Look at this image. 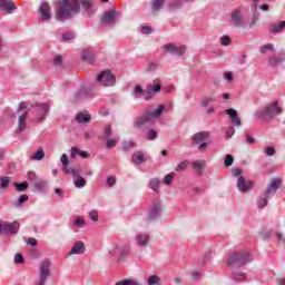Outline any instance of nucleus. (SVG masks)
Instances as JSON below:
<instances>
[{
    "mask_svg": "<svg viewBox=\"0 0 285 285\" xmlns=\"http://www.w3.org/2000/svg\"><path fill=\"white\" fill-rule=\"evenodd\" d=\"M79 10H81L79 0H59L55 18L58 21H66L72 19L75 14H79Z\"/></svg>",
    "mask_w": 285,
    "mask_h": 285,
    "instance_id": "1",
    "label": "nucleus"
},
{
    "mask_svg": "<svg viewBox=\"0 0 285 285\" xmlns=\"http://www.w3.org/2000/svg\"><path fill=\"white\" fill-rule=\"evenodd\" d=\"M253 262V254L246 249L232 253L226 259V266L232 269L244 268Z\"/></svg>",
    "mask_w": 285,
    "mask_h": 285,
    "instance_id": "2",
    "label": "nucleus"
},
{
    "mask_svg": "<svg viewBox=\"0 0 285 285\" xmlns=\"http://www.w3.org/2000/svg\"><path fill=\"white\" fill-rule=\"evenodd\" d=\"M279 186H282V180L273 179L271 184L267 186L264 194H262L257 199L258 208H266L268 206V199L274 197V195L279 190Z\"/></svg>",
    "mask_w": 285,
    "mask_h": 285,
    "instance_id": "3",
    "label": "nucleus"
},
{
    "mask_svg": "<svg viewBox=\"0 0 285 285\" xmlns=\"http://www.w3.org/2000/svg\"><path fill=\"white\" fill-rule=\"evenodd\" d=\"M277 115H282V109L277 101H274L265 108L256 111V117H258V119H273V117H277Z\"/></svg>",
    "mask_w": 285,
    "mask_h": 285,
    "instance_id": "4",
    "label": "nucleus"
},
{
    "mask_svg": "<svg viewBox=\"0 0 285 285\" xmlns=\"http://www.w3.org/2000/svg\"><path fill=\"white\" fill-rule=\"evenodd\" d=\"M208 139H210V134L208 131H199L194 134L191 137V146H198L199 153H206L208 148Z\"/></svg>",
    "mask_w": 285,
    "mask_h": 285,
    "instance_id": "5",
    "label": "nucleus"
},
{
    "mask_svg": "<svg viewBox=\"0 0 285 285\" xmlns=\"http://www.w3.org/2000/svg\"><path fill=\"white\" fill-rule=\"evenodd\" d=\"M48 277H50V262L45 259L40 264L39 278L33 283V285H46Z\"/></svg>",
    "mask_w": 285,
    "mask_h": 285,
    "instance_id": "6",
    "label": "nucleus"
},
{
    "mask_svg": "<svg viewBox=\"0 0 285 285\" xmlns=\"http://www.w3.org/2000/svg\"><path fill=\"white\" fill-rule=\"evenodd\" d=\"M60 161L62 164V170L65 173V175H72V177H77V175H81V173H83V169L78 167L75 168L72 166H70V160L68 159V155L63 154L60 158Z\"/></svg>",
    "mask_w": 285,
    "mask_h": 285,
    "instance_id": "7",
    "label": "nucleus"
},
{
    "mask_svg": "<svg viewBox=\"0 0 285 285\" xmlns=\"http://www.w3.org/2000/svg\"><path fill=\"white\" fill-rule=\"evenodd\" d=\"M161 217V202H154L147 213L146 222H155Z\"/></svg>",
    "mask_w": 285,
    "mask_h": 285,
    "instance_id": "8",
    "label": "nucleus"
},
{
    "mask_svg": "<svg viewBox=\"0 0 285 285\" xmlns=\"http://www.w3.org/2000/svg\"><path fill=\"white\" fill-rule=\"evenodd\" d=\"M151 122H153V119L147 114V111H145L142 115L136 117L134 121V128H136V130H144L146 126H148V124H151Z\"/></svg>",
    "mask_w": 285,
    "mask_h": 285,
    "instance_id": "9",
    "label": "nucleus"
},
{
    "mask_svg": "<svg viewBox=\"0 0 285 285\" xmlns=\"http://www.w3.org/2000/svg\"><path fill=\"white\" fill-rule=\"evenodd\" d=\"M97 81L104 86H115V75L110 72V69H107L97 76Z\"/></svg>",
    "mask_w": 285,
    "mask_h": 285,
    "instance_id": "10",
    "label": "nucleus"
},
{
    "mask_svg": "<svg viewBox=\"0 0 285 285\" xmlns=\"http://www.w3.org/2000/svg\"><path fill=\"white\" fill-rule=\"evenodd\" d=\"M163 48L166 50V52H169V55H177V57H184V55H186V46L177 47L175 43L169 42Z\"/></svg>",
    "mask_w": 285,
    "mask_h": 285,
    "instance_id": "11",
    "label": "nucleus"
},
{
    "mask_svg": "<svg viewBox=\"0 0 285 285\" xmlns=\"http://www.w3.org/2000/svg\"><path fill=\"white\" fill-rule=\"evenodd\" d=\"M119 255V259H126L128 253H130V245H124L121 248H119V244H115L114 248L109 250V255L111 257H115V255Z\"/></svg>",
    "mask_w": 285,
    "mask_h": 285,
    "instance_id": "12",
    "label": "nucleus"
},
{
    "mask_svg": "<svg viewBox=\"0 0 285 285\" xmlns=\"http://www.w3.org/2000/svg\"><path fill=\"white\" fill-rule=\"evenodd\" d=\"M19 228H21V224L18 220L12 223L3 222L4 235H17V233H19Z\"/></svg>",
    "mask_w": 285,
    "mask_h": 285,
    "instance_id": "13",
    "label": "nucleus"
},
{
    "mask_svg": "<svg viewBox=\"0 0 285 285\" xmlns=\"http://www.w3.org/2000/svg\"><path fill=\"white\" fill-rule=\"evenodd\" d=\"M101 23L104 26H115L117 23V11L115 9L105 12Z\"/></svg>",
    "mask_w": 285,
    "mask_h": 285,
    "instance_id": "14",
    "label": "nucleus"
},
{
    "mask_svg": "<svg viewBox=\"0 0 285 285\" xmlns=\"http://www.w3.org/2000/svg\"><path fill=\"white\" fill-rule=\"evenodd\" d=\"M52 11V7H50V3L48 2H41L40 7H39V14L42 19V21H50L51 19V12Z\"/></svg>",
    "mask_w": 285,
    "mask_h": 285,
    "instance_id": "15",
    "label": "nucleus"
},
{
    "mask_svg": "<svg viewBox=\"0 0 285 285\" xmlns=\"http://www.w3.org/2000/svg\"><path fill=\"white\" fill-rule=\"evenodd\" d=\"M49 110H50V107L47 104L36 106L35 111L37 115V121H43Z\"/></svg>",
    "mask_w": 285,
    "mask_h": 285,
    "instance_id": "16",
    "label": "nucleus"
},
{
    "mask_svg": "<svg viewBox=\"0 0 285 285\" xmlns=\"http://www.w3.org/2000/svg\"><path fill=\"white\" fill-rule=\"evenodd\" d=\"M237 188L240 193H246V190H250L253 188V181L246 180L244 176H240L237 179Z\"/></svg>",
    "mask_w": 285,
    "mask_h": 285,
    "instance_id": "17",
    "label": "nucleus"
},
{
    "mask_svg": "<svg viewBox=\"0 0 285 285\" xmlns=\"http://www.w3.org/2000/svg\"><path fill=\"white\" fill-rule=\"evenodd\" d=\"M0 8L4 10L7 14H12L17 10V4L12 0H0Z\"/></svg>",
    "mask_w": 285,
    "mask_h": 285,
    "instance_id": "18",
    "label": "nucleus"
},
{
    "mask_svg": "<svg viewBox=\"0 0 285 285\" xmlns=\"http://www.w3.org/2000/svg\"><path fill=\"white\" fill-rule=\"evenodd\" d=\"M83 253H86V245L79 240L73 244L68 255H83Z\"/></svg>",
    "mask_w": 285,
    "mask_h": 285,
    "instance_id": "19",
    "label": "nucleus"
},
{
    "mask_svg": "<svg viewBox=\"0 0 285 285\" xmlns=\"http://www.w3.org/2000/svg\"><path fill=\"white\" fill-rule=\"evenodd\" d=\"M131 161L134 166H141V164H146L147 158L144 155V151H135L131 157Z\"/></svg>",
    "mask_w": 285,
    "mask_h": 285,
    "instance_id": "20",
    "label": "nucleus"
},
{
    "mask_svg": "<svg viewBox=\"0 0 285 285\" xmlns=\"http://www.w3.org/2000/svg\"><path fill=\"white\" fill-rule=\"evenodd\" d=\"M230 279H233V282H246V273L242 272L239 268L232 269Z\"/></svg>",
    "mask_w": 285,
    "mask_h": 285,
    "instance_id": "21",
    "label": "nucleus"
},
{
    "mask_svg": "<svg viewBox=\"0 0 285 285\" xmlns=\"http://www.w3.org/2000/svg\"><path fill=\"white\" fill-rule=\"evenodd\" d=\"M234 126H242V119L237 117V110L229 108L225 110Z\"/></svg>",
    "mask_w": 285,
    "mask_h": 285,
    "instance_id": "22",
    "label": "nucleus"
},
{
    "mask_svg": "<svg viewBox=\"0 0 285 285\" xmlns=\"http://www.w3.org/2000/svg\"><path fill=\"white\" fill-rule=\"evenodd\" d=\"M230 19H232L233 26H235L236 28L244 26V20L242 19V12L239 10L233 11Z\"/></svg>",
    "mask_w": 285,
    "mask_h": 285,
    "instance_id": "23",
    "label": "nucleus"
},
{
    "mask_svg": "<svg viewBox=\"0 0 285 285\" xmlns=\"http://www.w3.org/2000/svg\"><path fill=\"white\" fill-rule=\"evenodd\" d=\"M81 59L82 61H86V63H95V55H92V48L83 49Z\"/></svg>",
    "mask_w": 285,
    "mask_h": 285,
    "instance_id": "24",
    "label": "nucleus"
},
{
    "mask_svg": "<svg viewBox=\"0 0 285 285\" xmlns=\"http://www.w3.org/2000/svg\"><path fill=\"white\" fill-rule=\"evenodd\" d=\"M32 186L38 193H48V181L43 179H38Z\"/></svg>",
    "mask_w": 285,
    "mask_h": 285,
    "instance_id": "25",
    "label": "nucleus"
},
{
    "mask_svg": "<svg viewBox=\"0 0 285 285\" xmlns=\"http://www.w3.org/2000/svg\"><path fill=\"white\" fill-rule=\"evenodd\" d=\"M164 110H166V106L159 105L154 111H147V115H149V118L153 121L154 119H159V117L164 115Z\"/></svg>",
    "mask_w": 285,
    "mask_h": 285,
    "instance_id": "26",
    "label": "nucleus"
},
{
    "mask_svg": "<svg viewBox=\"0 0 285 285\" xmlns=\"http://www.w3.org/2000/svg\"><path fill=\"white\" fill-rule=\"evenodd\" d=\"M90 92L92 89L81 86L80 89L76 92V99H86V97H90Z\"/></svg>",
    "mask_w": 285,
    "mask_h": 285,
    "instance_id": "27",
    "label": "nucleus"
},
{
    "mask_svg": "<svg viewBox=\"0 0 285 285\" xmlns=\"http://www.w3.org/2000/svg\"><path fill=\"white\" fill-rule=\"evenodd\" d=\"M150 239V235L148 234H137L136 235V242L138 246H141L145 248V246H148V240Z\"/></svg>",
    "mask_w": 285,
    "mask_h": 285,
    "instance_id": "28",
    "label": "nucleus"
},
{
    "mask_svg": "<svg viewBox=\"0 0 285 285\" xmlns=\"http://www.w3.org/2000/svg\"><path fill=\"white\" fill-rule=\"evenodd\" d=\"M164 3H166V0H151V12L153 14H157L161 8H164Z\"/></svg>",
    "mask_w": 285,
    "mask_h": 285,
    "instance_id": "29",
    "label": "nucleus"
},
{
    "mask_svg": "<svg viewBox=\"0 0 285 285\" xmlns=\"http://www.w3.org/2000/svg\"><path fill=\"white\" fill-rule=\"evenodd\" d=\"M204 166H206V160H197L191 163V168L196 170V175H203Z\"/></svg>",
    "mask_w": 285,
    "mask_h": 285,
    "instance_id": "30",
    "label": "nucleus"
},
{
    "mask_svg": "<svg viewBox=\"0 0 285 285\" xmlns=\"http://www.w3.org/2000/svg\"><path fill=\"white\" fill-rule=\"evenodd\" d=\"M284 28H285V21L273 23V24H269V32H272V35H277L278 32H282Z\"/></svg>",
    "mask_w": 285,
    "mask_h": 285,
    "instance_id": "31",
    "label": "nucleus"
},
{
    "mask_svg": "<svg viewBox=\"0 0 285 285\" xmlns=\"http://www.w3.org/2000/svg\"><path fill=\"white\" fill-rule=\"evenodd\" d=\"M285 61V51L281 53V57L274 56L268 59L269 66H277L278 63H284Z\"/></svg>",
    "mask_w": 285,
    "mask_h": 285,
    "instance_id": "32",
    "label": "nucleus"
},
{
    "mask_svg": "<svg viewBox=\"0 0 285 285\" xmlns=\"http://www.w3.org/2000/svg\"><path fill=\"white\" fill-rule=\"evenodd\" d=\"M90 119L92 118L90 117V114H87V111L80 112L76 116V121L78 124H89Z\"/></svg>",
    "mask_w": 285,
    "mask_h": 285,
    "instance_id": "33",
    "label": "nucleus"
},
{
    "mask_svg": "<svg viewBox=\"0 0 285 285\" xmlns=\"http://www.w3.org/2000/svg\"><path fill=\"white\" fill-rule=\"evenodd\" d=\"M26 119H28V111H26L23 115H21L19 117V121H18V128L21 131L26 130Z\"/></svg>",
    "mask_w": 285,
    "mask_h": 285,
    "instance_id": "34",
    "label": "nucleus"
},
{
    "mask_svg": "<svg viewBox=\"0 0 285 285\" xmlns=\"http://www.w3.org/2000/svg\"><path fill=\"white\" fill-rule=\"evenodd\" d=\"M43 157H46V153L43 151V149H39V150H37V151L31 156V160H32V161H41V159H43Z\"/></svg>",
    "mask_w": 285,
    "mask_h": 285,
    "instance_id": "35",
    "label": "nucleus"
},
{
    "mask_svg": "<svg viewBox=\"0 0 285 285\" xmlns=\"http://www.w3.org/2000/svg\"><path fill=\"white\" fill-rule=\"evenodd\" d=\"M77 179L73 181L76 188H83L86 186V178L77 175Z\"/></svg>",
    "mask_w": 285,
    "mask_h": 285,
    "instance_id": "36",
    "label": "nucleus"
},
{
    "mask_svg": "<svg viewBox=\"0 0 285 285\" xmlns=\"http://www.w3.org/2000/svg\"><path fill=\"white\" fill-rule=\"evenodd\" d=\"M14 187L18 193H23V190H28V181L14 183Z\"/></svg>",
    "mask_w": 285,
    "mask_h": 285,
    "instance_id": "37",
    "label": "nucleus"
},
{
    "mask_svg": "<svg viewBox=\"0 0 285 285\" xmlns=\"http://www.w3.org/2000/svg\"><path fill=\"white\" fill-rule=\"evenodd\" d=\"M109 137H112V126L106 125L101 139H108Z\"/></svg>",
    "mask_w": 285,
    "mask_h": 285,
    "instance_id": "38",
    "label": "nucleus"
},
{
    "mask_svg": "<svg viewBox=\"0 0 285 285\" xmlns=\"http://www.w3.org/2000/svg\"><path fill=\"white\" fill-rule=\"evenodd\" d=\"M190 163L188 160H184L180 164H178L175 168L176 173H184V170H186V168H188V165Z\"/></svg>",
    "mask_w": 285,
    "mask_h": 285,
    "instance_id": "39",
    "label": "nucleus"
},
{
    "mask_svg": "<svg viewBox=\"0 0 285 285\" xmlns=\"http://www.w3.org/2000/svg\"><path fill=\"white\" fill-rule=\"evenodd\" d=\"M81 8L82 10H86V12H90V10L92 9V0H82Z\"/></svg>",
    "mask_w": 285,
    "mask_h": 285,
    "instance_id": "40",
    "label": "nucleus"
},
{
    "mask_svg": "<svg viewBox=\"0 0 285 285\" xmlns=\"http://www.w3.org/2000/svg\"><path fill=\"white\" fill-rule=\"evenodd\" d=\"M116 285H141L138 281L122 279L116 283Z\"/></svg>",
    "mask_w": 285,
    "mask_h": 285,
    "instance_id": "41",
    "label": "nucleus"
},
{
    "mask_svg": "<svg viewBox=\"0 0 285 285\" xmlns=\"http://www.w3.org/2000/svg\"><path fill=\"white\" fill-rule=\"evenodd\" d=\"M75 33L67 31L61 35V41H73Z\"/></svg>",
    "mask_w": 285,
    "mask_h": 285,
    "instance_id": "42",
    "label": "nucleus"
},
{
    "mask_svg": "<svg viewBox=\"0 0 285 285\" xmlns=\"http://www.w3.org/2000/svg\"><path fill=\"white\" fill-rule=\"evenodd\" d=\"M8 186H10V177L8 176L0 177V187L2 189H6L8 188Z\"/></svg>",
    "mask_w": 285,
    "mask_h": 285,
    "instance_id": "43",
    "label": "nucleus"
},
{
    "mask_svg": "<svg viewBox=\"0 0 285 285\" xmlns=\"http://www.w3.org/2000/svg\"><path fill=\"white\" fill-rule=\"evenodd\" d=\"M149 188H151V190H159V180L157 178H153L149 180Z\"/></svg>",
    "mask_w": 285,
    "mask_h": 285,
    "instance_id": "44",
    "label": "nucleus"
},
{
    "mask_svg": "<svg viewBox=\"0 0 285 285\" xmlns=\"http://www.w3.org/2000/svg\"><path fill=\"white\" fill-rule=\"evenodd\" d=\"M183 6H184V0H175L174 2H171L169 4V8L171 10H177V9L181 8Z\"/></svg>",
    "mask_w": 285,
    "mask_h": 285,
    "instance_id": "45",
    "label": "nucleus"
},
{
    "mask_svg": "<svg viewBox=\"0 0 285 285\" xmlns=\"http://www.w3.org/2000/svg\"><path fill=\"white\" fill-rule=\"evenodd\" d=\"M274 48H275V46L273 43H267L259 48V52L262 55H266V52H268V50H273Z\"/></svg>",
    "mask_w": 285,
    "mask_h": 285,
    "instance_id": "46",
    "label": "nucleus"
},
{
    "mask_svg": "<svg viewBox=\"0 0 285 285\" xmlns=\"http://www.w3.org/2000/svg\"><path fill=\"white\" fill-rule=\"evenodd\" d=\"M28 180L30 181V184H35V181H38L39 178L37 177V174L35 171H28L27 174Z\"/></svg>",
    "mask_w": 285,
    "mask_h": 285,
    "instance_id": "47",
    "label": "nucleus"
},
{
    "mask_svg": "<svg viewBox=\"0 0 285 285\" xmlns=\"http://www.w3.org/2000/svg\"><path fill=\"white\" fill-rule=\"evenodd\" d=\"M147 88L149 89V92H160L161 91V85H148Z\"/></svg>",
    "mask_w": 285,
    "mask_h": 285,
    "instance_id": "48",
    "label": "nucleus"
},
{
    "mask_svg": "<svg viewBox=\"0 0 285 285\" xmlns=\"http://www.w3.org/2000/svg\"><path fill=\"white\" fill-rule=\"evenodd\" d=\"M141 97H144L146 101H150V99H153V91L147 87V89L142 91Z\"/></svg>",
    "mask_w": 285,
    "mask_h": 285,
    "instance_id": "49",
    "label": "nucleus"
},
{
    "mask_svg": "<svg viewBox=\"0 0 285 285\" xmlns=\"http://www.w3.org/2000/svg\"><path fill=\"white\" fill-rule=\"evenodd\" d=\"M234 161H235V158L233 157V155L227 154V155L225 156V167H226V168H229V166H230L232 164H234Z\"/></svg>",
    "mask_w": 285,
    "mask_h": 285,
    "instance_id": "50",
    "label": "nucleus"
},
{
    "mask_svg": "<svg viewBox=\"0 0 285 285\" xmlns=\"http://www.w3.org/2000/svg\"><path fill=\"white\" fill-rule=\"evenodd\" d=\"M28 199H29V196L23 194L19 197L18 202L14 203V206L19 207V206H21V204H26V202H28Z\"/></svg>",
    "mask_w": 285,
    "mask_h": 285,
    "instance_id": "51",
    "label": "nucleus"
},
{
    "mask_svg": "<svg viewBox=\"0 0 285 285\" xmlns=\"http://www.w3.org/2000/svg\"><path fill=\"white\" fill-rule=\"evenodd\" d=\"M229 43H233V40L228 36L220 37V46H228Z\"/></svg>",
    "mask_w": 285,
    "mask_h": 285,
    "instance_id": "52",
    "label": "nucleus"
},
{
    "mask_svg": "<svg viewBox=\"0 0 285 285\" xmlns=\"http://www.w3.org/2000/svg\"><path fill=\"white\" fill-rule=\"evenodd\" d=\"M147 139H149V141H155V139H157V131L155 129H150L147 132Z\"/></svg>",
    "mask_w": 285,
    "mask_h": 285,
    "instance_id": "53",
    "label": "nucleus"
},
{
    "mask_svg": "<svg viewBox=\"0 0 285 285\" xmlns=\"http://www.w3.org/2000/svg\"><path fill=\"white\" fill-rule=\"evenodd\" d=\"M215 101V98L208 97L200 101V106L203 108H206L209 104H213Z\"/></svg>",
    "mask_w": 285,
    "mask_h": 285,
    "instance_id": "54",
    "label": "nucleus"
},
{
    "mask_svg": "<svg viewBox=\"0 0 285 285\" xmlns=\"http://www.w3.org/2000/svg\"><path fill=\"white\" fill-rule=\"evenodd\" d=\"M159 279H160L159 276H157V275H151V276H149L147 283H148L149 285L158 284Z\"/></svg>",
    "mask_w": 285,
    "mask_h": 285,
    "instance_id": "55",
    "label": "nucleus"
},
{
    "mask_svg": "<svg viewBox=\"0 0 285 285\" xmlns=\"http://www.w3.org/2000/svg\"><path fill=\"white\" fill-rule=\"evenodd\" d=\"M23 242H26V244H28V246H37V238L35 237H30V238H23Z\"/></svg>",
    "mask_w": 285,
    "mask_h": 285,
    "instance_id": "56",
    "label": "nucleus"
},
{
    "mask_svg": "<svg viewBox=\"0 0 285 285\" xmlns=\"http://www.w3.org/2000/svg\"><path fill=\"white\" fill-rule=\"evenodd\" d=\"M173 179H174L173 174H167V175L164 177V184H165L166 186H170V184H173Z\"/></svg>",
    "mask_w": 285,
    "mask_h": 285,
    "instance_id": "57",
    "label": "nucleus"
},
{
    "mask_svg": "<svg viewBox=\"0 0 285 285\" xmlns=\"http://www.w3.org/2000/svg\"><path fill=\"white\" fill-rule=\"evenodd\" d=\"M89 218L91 219V222H99V214L97 213V210L89 212Z\"/></svg>",
    "mask_w": 285,
    "mask_h": 285,
    "instance_id": "58",
    "label": "nucleus"
},
{
    "mask_svg": "<svg viewBox=\"0 0 285 285\" xmlns=\"http://www.w3.org/2000/svg\"><path fill=\"white\" fill-rule=\"evenodd\" d=\"M75 226H78V228H83V226H86V220H83V218L78 217L75 220Z\"/></svg>",
    "mask_w": 285,
    "mask_h": 285,
    "instance_id": "59",
    "label": "nucleus"
},
{
    "mask_svg": "<svg viewBox=\"0 0 285 285\" xmlns=\"http://www.w3.org/2000/svg\"><path fill=\"white\" fill-rule=\"evenodd\" d=\"M130 148H135V142L125 141L122 144V150L128 151V150H130Z\"/></svg>",
    "mask_w": 285,
    "mask_h": 285,
    "instance_id": "60",
    "label": "nucleus"
},
{
    "mask_svg": "<svg viewBox=\"0 0 285 285\" xmlns=\"http://www.w3.org/2000/svg\"><path fill=\"white\" fill-rule=\"evenodd\" d=\"M265 155H266L267 157H273V155H275V149H274V147H271V146L266 147V149H265Z\"/></svg>",
    "mask_w": 285,
    "mask_h": 285,
    "instance_id": "61",
    "label": "nucleus"
},
{
    "mask_svg": "<svg viewBox=\"0 0 285 285\" xmlns=\"http://www.w3.org/2000/svg\"><path fill=\"white\" fill-rule=\"evenodd\" d=\"M115 146H117V140L115 139L107 140L106 148L110 149V148H115Z\"/></svg>",
    "mask_w": 285,
    "mask_h": 285,
    "instance_id": "62",
    "label": "nucleus"
},
{
    "mask_svg": "<svg viewBox=\"0 0 285 285\" xmlns=\"http://www.w3.org/2000/svg\"><path fill=\"white\" fill-rule=\"evenodd\" d=\"M276 240L278 244H284L285 242L284 234L276 232Z\"/></svg>",
    "mask_w": 285,
    "mask_h": 285,
    "instance_id": "63",
    "label": "nucleus"
},
{
    "mask_svg": "<svg viewBox=\"0 0 285 285\" xmlns=\"http://www.w3.org/2000/svg\"><path fill=\"white\" fill-rule=\"evenodd\" d=\"M14 264H23V255L16 254V256H14Z\"/></svg>",
    "mask_w": 285,
    "mask_h": 285,
    "instance_id": "64",
    "label": "nucleus"
}]
</instances>
